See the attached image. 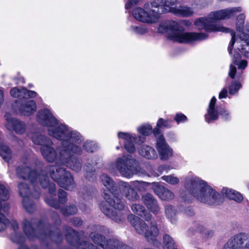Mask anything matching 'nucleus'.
<instances>
[{"mask_svg": "<svg viewBox=\"0 0 249 249\" xmlns=\"http://www.w3.org/2000/svg\"><path fill=\"white\" fill-rule=\"evenodd\" d=\"M22 165L17 168L16 174L18 178L23 179H28L34 186L39 184L42 188L49 187L50 195H55V185L50 183L47 176L56 182L60 187L69 191H72L76 187L73 177L66 169L60 165H52L45 167L44 170L37 173L36 170H31V160L29 157L25 156L21 159Z\"/></svg>", "mask_w": 249, "mask_h": 249, "instance_id": "nucleus-1", "label": "nucleus"}, {"mask_svg": "<svg viewBox=\"0 0 249 249\" xmlns=\"http://www.w3.org/2000/svg\"><path fill=\"white\" fill-rule=\"evenodd\" d=\"M50 215L54 225H51L44 219L24 218L22 226L27 237L31 240L37 237L42 240L50 239L55 243H60L63 239V235L57 226L60 225L61 220L56 212L51 211Z\"/></svg>", "mask_w": 249, "mask_h": 249, "instance_id": "nucleus-2", "label": "nucleus"}, {"mask_svg": "<svg viewBox=\"0 0 249 249\" xmlns=\"http://www.w3.org/2000/svg\"><path fill=\"white\" fill-rule=\"evenodd\" d=\"M242 10L240 7H233L221 10L211 13L207 17H203L196 19L194 24L196 28L199 30H205L207 32H221L223 33H230L231 36V39L228 46V52L230 54L233 46L235 42V33L229 28L216 24L217 20L230 18L234 13L240 12Z\"/></svg>", "mask_w": 249, "mask_h": 249, "instance_id": "nucleus-3", "label": "nucleus"}, {"mask_svg": "<svg viewBox=\"0 0 249 249\" xmlns=\"http://www.w3.org/2000/svg\"><path fill=\"white\" fill-rule=\"evenodd\" d=\"M181 25L190 26L191 22L188 20H181L179 23L174 20H167L160 24L158 31L167 34V37L170 40L179 43H190L208 38V35L205 33H184V28Z\"/></svg>", "mask_w": 249, "mask_h": 249, "instance_id": "nucleus-4", "label": "nucleus"}, {"mask_svg": "<svg viewBox=\"0 0 249 249\" xmlns=\"http://www.w3.org/2000/svg\"><path fill=\"white\" fill-rule=\"evenodd\" d=\"M185 187L191 195L202 203L217 205L223 201V197L220 194L198 177L187 178Z\"/></svg>", "mask_w": 249, "mask_h": 249, "instance_id": "nucleus-5", "label": "nucleus"}, {"mask_svg": "<svg viewBox=\"0 0 249 249\" xmlns=\"http://www.w3.org/2000/svg\"><path fill=\"white\" fill-rule=\"evenodd\" d=\"M127 219L136 232L143 235L148 242L153 244L157 242L160 228L155 221L152 220L148 225L142 219L132 214L128 216Z\"/></svg>", "mask_w": 249, "mask_h": 249, "instance_id": "nucleus-6", "label": "nucleus"}, {"mask_svg": "<svg viewBox=\"0 0 249 249\" xmlns=\"http://www.w3.org/2000/svg\"><path fill=\"white\" fill-rule=\"evenodd\" d=\"M100 179L106 188L102 193V196L106 202L115 209L123 210L125 205L119 197L118 183L116 185L114 180L106 174H103L100 176Z\"/></svg>", "mask_w": 249, "mask_h": 249, "instance_id": "nucleus-7", "label": "nucleus"}, {"mask_svg": "<svg viewBox=\"0 0 249 249\" xmlns=\"http://www.w3.org/2000/svg\"><path fill=\"white\" fill-rule=\"evenodd\" d=\"M115 165L120 174L125 178H131L133 175L142 173L139 162L130 155L117 158Z\"/></svg>", "mask_w": 249, "mask_h": 249, "instance_id": "nucleus-8", "label": "nucleus"}, {"mask_svg": "<svg viewBox=\"0 0 249 249\" xmlns=\"http://www.w3.org/2000/svg\"><path fill=\"white\" fill-rule=\"evenodd\" d=\"M63 230L68 243L73 249H100V248L87 241H80V233L68 225H64Z\"/></svg>", "mask_w": 249, "mask_h": 249, "instance_id": "nucleus-9", "label": "nucleus"}, {"mask_svg": "<svg viewBox=\"0 0 249 249\" xmlns=\"http://www.w3.org/2000/svg\"><path fill=\"white\" fill-rule=\"evenodd\" d=\"M84 141V139L79 132L76 130L69 129L64 141L61 143L63 147L62 150L72 152V153L76 155H81L83 150L78 144Z\"/></svg>", "mask_w": 249, "mask_h": 249, "instance_id": "nucleus-10", "label": "nucleus"}, {"mask_svg": "<svg viewBox=\"0 0 249 249\" xmlns=\"http://www.w3.org/2000/svg\"><path fill=\"white\" fill-rule=\"evenodd\" d=\"M89 237L94 244L103 249H133L117 238L107 239L105 236L99 233L91 232Z\"/></svg>", "mask_w": 249, "mask_h": 249, "instance_id": "nucleus-11", "label": "nucleus"}, {"mask_svg": "<svg viewBox=\"0 0 249 249\" xmlns=\"http://www.w3.org/2000/svg\"><path fill=\"white\" fill-rule=\"evenodd\" d=\"M18 191L19 195L22 197L23 206L29 213H33L36 210V207L35 202L32 198L37 199L40 196V192L35 189L34 193H30L28 185L24 182H19L18 185Z\"/></svg>", "mask_w": 249, "mask_h": 249, "instance_id": "nucleus-12", "label": "nucleus"}, {"mask_svg": "<svg viewBox=\"0 0 249 249\" xmlns=\"http://www.w3.org/2000/svg\"><path fill=\"white\" fill-rule=\"evenodd\" d=\"M2 212L0 210V232L4 231L9 225L13 231L10 235L11 240L18 244L23 243L25 241V237L19 231V226L17 221L15 220L9 221Z\"/></svg>", "mask_w": 249, "mask_h": 249, "instance_id": "nucleus-13", "label": "nucleus"}, {"mask_svg": "<svg viewBox=\"0 0 249 249\" xmlns=\"http://www.w3.org/2000/svg\"><path fill=\"white\" fill-rule=\"evenodd\" d=\"M216 101L215 97H213L210 102L207 112L205 115V120L209 124L218 120L219 115L223 120L226 121H229L231 118L229 110L224 108L215 107Z\"/></svg>", "mask_w": 249, "mask_h": 249, "instance_id": "nucleus-14", "label": "nucleus"}, {"mask_svg": "<svg viewBox=\"0 0 249 249\" xmlns=\"http://www.w3.org/2000/svg\"><path fill=\"white\" fill-rule=\"evenodd\" d=\"M72 152L62 150L60 152L59 160L60 164L66 166L72 171L78 173L81 171L82 163L81 159L74 156Z\"/></svg>", "mask_w": 249, "mask_h": 249, "instance_id": "nucleus-15", "label": "nucleus"}, {"mask_svg": "<svg viewBox=\"0 0 249 249\" xmlns=\"http://www.w3.org/2000/svg\"><path fill=\"white\" fill-rule=\"evenodd\" d=\"M177 0H160V4L156 1H153L150 3H146L144 4V8L146 9L148 7H151L154 8V12L157 14L158 18L159 15L163 13L171 12L174 13L175 9V4Z\"/></svg>", "mask_w": 249, "mask_h": 249, "instance_id": "nucleus-16", "label": "nucleus"}, {"mask_svg": "<svg viewBox=\"0 0 249 249\" xmlns=\"http://www.w3.org/2000/svg\"><path fill=\"white\" fill-rule=\"evenodd\" d=\"M137 7L132 12L133 17L137 20L142 22L152 23L155 22L158 19L157 14L154 12L155 9L151 7L145 9Z\"/></svg>", "mask_w": 249, "mask_h": 249, "instance_id": "nucleus-17", "label": "nucleus"}, {"mask_svg": "<svg viewBox=\"0 0 249 249\" xmlns=\"http://www.w3.org/2000/svg\"><path fill=\"white\" fill-rule=\"evenodd\" d=\"M241 58V56L240 54L238 52L234 51L232 56V62L238 67V70L237 71L236 68L232 64L230 65L229 76L232 79L236 77L238 80H240L242 78L243 70L247 66V61L245 60L240 61Z\"/></svg>", "mask_w": 249, "mask_h": 249, "instance_id": "nucleus-18", "label": "nucleus"}, {"mask_svg": "<svg viewBox=\"0 0 249 249\" xmlns=\"http://www.w3.org/2000/svg\"><path fill=\"white\" fill-rule=\"evenodd\" d=\"M53 144H49L44 145L43 146H41V153L43 158L48 162H55L56 165H60V160H59V158L60 156V152L62 151L63 147L61 145L57 148V150L58 152V154H57V152L52 146Z\"/></svg>", "mask_w": 249, "mask_h": 249, "instance_id": "nucleus-19", "label": "nucleus"}, {"mask_svg": "<svg viewBox=\"0 0 249 249\" xmlns=\"http://www.w3.org/2000/svg\"><path fill=\"white\" fill-rule=\"evenodd\" d=\"M5 126L10 131H14L18 134H24L26 130L25 123L18 119L11 117L10 114L6 113Z\"/></svg>", "mask_w": 249, "mask_h": 249, "instance_id": "nucleus-20", "label": "nucleus"}, {"mask_svg": "<svg viewBox=\"0 0 249 249\" xmlns=\"http://www.w3.org/2000/svg\"><path fill=\"white\" fill-rule=\"evenodd\" d=\"M156 148L161 160H167L173 155V149L167 143L163 135L157 138Z\"/></svg>", "mask_w": 249, "mask_h": 249, "instance_id": "nucleus-21", "label": "nucleus"}, {"mask_svg": "<svg viewBox=\"0 0 249 249\" xmlns=\"http://www.w3.org/2000/svg\"><path fill=\"white\" fill-rule=\"evenodd\" d=\"M118 137L119 139H122L124 140V148L129 153H133L135 151V147L133 142L141 144L145 140V138L144 136H139L137 137H135L129 133L122 132L118 133Z\"/></svg>", "mask_w": 249, "mask_h": 249, "instance_id": "nucleus-22", "label": "nucleus"}, {"mask_svg": "<svg viewBox=\"0 0 249 249\" xmlns=\"http://www.w3.org/2000/svg\"><path fill=\"white\" fill-rule=\"evenodd\" d=\"M36 120L41 125L49 127H53L57 124V120L48 109L38 111L36 114Z\"/></svg>", "mask_w": 249, "mask_h": 249, "instance_id": "nucleus-23", "label": "nucleus"}, {"mask_svg": "<svg viewBox=\"0 0 249 249\" xmlns=\"http://www.w3.org/2000/svg\"><path fill=\"white\" fill-rule=\"evenodd\" d=\"M118 187L119 194L122 192L127 199L134 201L139 198L137 192L130 183L120 181L118 182Z\"/></svg>", "mask_w": 249, "mask_h": 249, "instance_id": "nucleus-24", "label": "nucleus"}, {"mask_svg": "<svg viewBox=\"0 0 249 249\" xmlns=\"http://www.w3.org/2000/svg\"><path fill=\"white\" fill-rule=\"evenodd\" d=\"M69 128L65 124H59L53 127H50L48 129V133L50 136L59 140L62 142L65 138Z\"/></svg>", "mask_w": 249, "mask_h": 249, "instance_id": "nucleus-25", "label": "nucleus"}, {"mask_svg": "<svg viewBox=\"0 0 249 249\" xmlns=\"http://www.w3.org/2000/svg\"><path fill=\"white\" fill-rule=\"evenodd\" d=\"M19 111L24 115L28 116L33 113L36 109V102L34 100L26 101L23 99L16 102Z\"/></svg>", "mask_w": 249, "mask_h": 249, "instance_id": "nucleus-26", "label": "nucleus"}, {"mask_svg": "<svg viewBox=\"0 0 249 249\" xmlns=\"http://www.w3.org/2000/svg\"><path fill=\"white\" fill-rule=\"evenodd\" d=\"M244 30L249 32L246 34L242 32L239 35L240 46L238 50L247 58H249V24H246Z\"/></svg>", "mask_w": 249, "mask_h": 249, "instance_id": "nucleus-27", "label": "nucleus"}, {"mask_svg": "<svg viewBox=\"0 0 249 249\" xmlns=\"http://www.w3.org/2000/svg\"><path fill=\"white\" fill-rule=\"evenodd\" d=\"M58 197L59 201L53 198L52 196L46 197L45 201L50 206L58 209L60 208V203L64 204L67 201V193L65 191L59 189L58 192Z\"/></svg>", "mask_w": 249, "mask_h": 249, "instance_id": "nucleus-28", "label": "nucleus"}, {"mask_svg": "<svg viewBox=\"0 0 249 249\" xmlns=\"http://www.w3.org/2000/svg\"><path fill=\"white\" fill-rule=\"evenodd\" d=\"M100 208L102 212L108 217L119 223L124 220V217L120 212H116L112 209L108 207L105 202H102L100 205Z\"/></svg>", "mask_w": 249, "mask_h": 249, "instance_id": "nucleus-29", "label": "nucleus"}, {"mask_svg": "<svg viewBox=\"0 0 249 249\" xmlns=\"http://www.w3.org/2000/svg\"><path fill=\"white\" fill-rule=\"evenodd\" d=\"M143 203L153 213H157L160 210L157 200L150 193H146L142 197Z\"/></svg>", "mask_w": 249, "mask_h": 249, "instance_id": "nucleus-30", "label": "nucleus"}, {"mask_svg": "<svg viewBox=\"0 0 249 249\" xmlns=\"http://www.w3.org/2000/svg\"><path fill=\"white\" fill-rule=\"evenodd\" d=\"M10 197V193L9 189L4 185L0 183V210L4 213H8L10 209V205L8 203H4L2 204V201H6Z\"/></svg>", "mask_w": 249, "mask_h": 249, "instance_id": "nucleus-31", "label": "nucleus"}, {"mask_svg": "<svg viewBox=\"0 0 249 249\" xmlns=\"http://www.w3.org/2000/svg\"><path fill=\"white\" fill-rule=\"evenodd\" d=\"M239 249H249V234L240 232L231 237Z\"/></svg>", "mask_w": 249, "mask_h": 249, "instance_id": "nucleus-32", "label": "nucleus"}, {"mask_svg": "<svg viewBox=\"0 0 249 249\" xmlns=\"http://www.w3.org/2000/svg\"><path fill=\"white\" fill-rule=\"evenodd\" d=\"M153 190L155 194L161 200L168 201L173 199L174 197V194L163 186L157 185L153 188Z\"/></svg>", "mask_w": 249, "mask_h": 249, "instance_id": "nucleus-33", "label": "nucleus"}, {"mask_svg": "<svg viewBox=\"0 0 249 249\" xmlns=\"http://www.w3.org/2000/svg\"><path fill=\"white\" fill-rule=\"evenodd\" d=\"M131 210L133 213L142 217L145 221H148L151 220L152 214L147 212L143 206L135 204L131 206Z\"/></svg>", "mask_w": 249, "mask_h": 249, "instance_id": "nucleus-34", "label": "nucleus"}, {"mask_svg": "<svg viewBox=\"0 0 249 249\" xmlns=\"http://www.w3.org/2000/svg\"><path fill=\"white\" fill-rule=\"evenodd\" d=\"M139 154L147 159H156L158 157L155 150L148 145H143L139 150Z\"/></svg>", "mask_w": 249, "mask_h": 249, "instance_id": "nucleus-35", "label": "nucleus"}, {"mask_svg": "<svg viewBox=\"0 0 249 249\" xmlns=\"http://www.w3.org/2000/svg\"><path fill=\"white\" fill-rule=\"evenodd\" d=\"M221 193L230 199L233 200L238 203L241 202L243 199L241 194L231 189L224 188L221 191Z\"/></svg>", "mask_w": 249, "mask_h": 249, "instance_id": "nucleus-36", "label": "nucleus"}, {"mask_svg": "<svg viewBox=\"0 0 249 249\" xmlns=\"http://www.w3.org/2000/svg\"><path fill=\"white\" fill-rule=\"evenodd\" d=\"M32 142L34 144L43 146L47 144H53L52 141L46 136L38 133L33 134L32 137Z\"/></svg>", "mask_w": 249, "mask_h": 249, "instance_id": "nucleus-37", "label": "nucleus"}, {"mask_svg": "<svg viewBox=\"0 0 249 249\" xmlns=\"http://www.w3.org/2000/svg\"><path fill=\"white\" fill-rule=\"evenodd\" d=\"M84 177L87 179L92 180L96 176L95 167L88 160L84 166Z\"/></svg>", "mask_w": 249, "mask_h": 249, "instance_id": "nucleus-38", "label": "nucleus"}, {"mask_svg": "<svg viewBox=\"0 0 249 249\" xmlns=\"http://www.w3.org/2000/svg\"><path fill=\"white\" fill-rule=\"evenodd\" d=\"M193 13V10L191 8L184 6H180L175 9L173 14L178 16L187 17L191 16Z\"/></svg>", "mask_w": 249, "mask_h": 249, "instance_id": "nucleus-39", "label": "nucleus"}, {"mask_svg": "<svg viewBox=\"0 0 249 249\" xmlns=\"http://www.w3.org/2000/svg\"><path fill=\"white\" fill-rule=\"evenodd\" d=\"M165 213L166 217L172 223H175L177 221V210L175 207L167 205L165 208Z\"/></svg>", "mask_w": 249, "mask_h": 249, "instance_id": "nucleus-40", "label": "nucleus"}, {"mask_svg": "<svg viewBox=\"0 0 249 249\" xmlns=\"http://www.w3.org/2000/svg\"><path fill=\"white\" fill-rule=\"evenodd\" d=\"M61 213L64 216L74 215L77 213V207L74 204L67 205L60 209Z\"/></svg>", "mask_w": 249, "mask_h": 249, "instance_id": "nucleus-41", "label": "nucleus"}, {"mask_svg": "<svg viewBox=\"0 0 249 249\" xmlns=\"http://www.w3.org/2000/svg\"><path fill=\"white\" fill-rule=\"evenodd\" d=\"M0 156L6 162H9L12 158L11 151L8 146L0 145Z\"/></svg>", "mask_w": 249, "mask_h": 249, "instance_id": "nucleus-42", "label": "nucleus"}, {"mask_svg": "<svg viewBox=\"0 0 249 249\" xmlns=\"http://www.w3.org/2000/svg\"><path fill=\"white\" fill-rule=\"evenodd\" d=\"M234 78H236L238 81L233 80L231 85L229 86V93L231 95H235L237 94L238 92V90L242 88V84L240 83L239 81L242 80L243 79V77H242L240 80H238L236 77Z\"/></svg>", "mask_w": 249, "mask_h": 249, "instance_id": "nucleus-43", "label": "nucleus"}, {"mask_svg": "<svg viewBox=\"0 0 249 249\" xmlns=\"http://www.w3.org/2000/svg\"><path fill=\"white\" fill-rule=\"evenodd\" d=\"M132 186L139 192H144L149 185L147 182L136 180L131 182L130 183Z\"/></svg>", "mask_w": 249, "mask_h": 249, "instance_id": "nucleus-44", "label": "nucleus"}, {"mask_svg": "<svg viewBox=\"0 0 249 249\" xmlns=\"http://www.w3.org/2000/svg\"><path fill=\"white\" fill-rule=\"evenodd\" d=\"M163 247L164 249H173L175 247V242L173 239L168 234L163 236Z\"/></svg>", "mask_w": 249, "mask_h": 249, "instance_id": "nucleus-45", "label": "nucleus"}, {"mask_svg": "<svg viewBox=\"0 0 249 249\" xmlns=\"http://www.w3.org/2000/svg\"><path fill=\"white\" fill-rule=\"evenodd\" d=\"M83 147L86 152L92 153L97 149V145L94 142L88 141L84 143Z\"/></svg>", "mask_w": 249, "mask_h": 249, "instance_id": "nucleus-46", "label": "nucleus"}, {"mask_svg": "<svg viewBox=\"0 0 249 249\" xmlns=\"http://www.w3.org/2000/svg\"><path fill=\"white\" fill-rule=\"evenodd\" d=\"M245 15L244 14L239 15L237 18L236 24V31L238 32V36L242 32H244L243 29V24L245 20Z\"/></svg>", "mask_w": 249, "mask_h": 249, "instance_id": "nucleus-47", "label": "nucleus"}, {"mask_svg": "<svg viewBox=\"0 0 249 249\" xmlns=\"http://www.w3.org/2000/svg\"><path fill=\"white\" fill-rule=\"evenodd\" d=\"M23 88L19 89L17 87L12 88L10 90L11 95L15 98H18L20 99L21 101L23 99L24 95Z\"/></svg>", "mask_w": 249, "mask_h": 249, "instance_id": "nucleus-48", "label": "nucleus"}, {"mask_svg": "<svg viewBox=\"0 0 249 249\" xmlns=\"http://www.w3.org/2000/svg\"><path fill=\"white\" fill-rule=\"evenodd\" d=\"M139 132L143 136H148L152 132V127L149 124L142 125L138 128Z\"/></svg>", "mask_w": 249, "mask_h": 249, "instance_id": "nucleus-49", "label": "nucleus"}, {"mask_svg": "<svg viewBox=\"0 0 249 249\" xmlns=\"http://www.w3.org/2000/svg\"><path fill=\"white\" fill-rule=\"evenodd\" d=\"M173 121L169 119L164 120L160 118L157 123V126L159 127H167L169 128L172 126Z\"/></svg>", "mask_w": 249, "mask_h": 249, "instance_id": "nucleus-50", "label": "nucleus"}, {"mask_svg": "<svg viewBox=\"0 0 249 249\" xmlns=\"http://www.w3.org/2000/svg\"><path fill=\"white\" fill-rule=\"evenodd\" d=\"M130 30L138 35H143L147 32V29L143 26L132 25L130 27Z\"/></svg>", "mask_w": 249, "mask_h": 249, "instance_id": "nucleus-51", "label": "nucleus"}, {"mask_svg": "<svg viewBox=\"0 0 249 249\" xmlns=\"http://www.w3.org/2000/svg\"><path fill=\"white\" fill-rule=\"evenodd\" d=\"M96 231L100 233H102L106 235H109L112 231L105 226L97 225L95 226Z\"/></svg>", "mask_w": 249, "mask_h": 249, "instance_id": "nucleus-52", "label": "nucleus"}, {"mask_svg": "<svg viewBox=\"0 0 249 249\" xmlns=\"http://www.w3.org/2000/svg\"><path fill=\"white\" fill-rule=\"evenodd\" d=\"M162 178L171 184H176L179 182V179L178 178L172 175L164 176L162 177Z\"/></svg>", "mask_w": 249, "mask_h": 249, "instance_id": "nucleus-53", "label": "nucleus"}, {"mask_svg": "<svg viewBox=\"0 0 249 249\" xmlns=\"http://www.w3.org/2000/svg\"><path fill=\"white\" fill-rule=\"evenodd\" d=\"M235 243V242L230 238L224 245L223 249H239Z\"/></svg>", "mask_w": 249, "mask_h": 249, "instance_id": "nucleus-54", "label": "nucleus"}, {"mask_svg": "<svg viewBox=\"0 0 249 249\" xmlns=\"http://www.w3.org/2000/svg\"><path fill=\"white\" fill-rule=\"evenodd\" d=\"M23 90L24 92L23 95V99L25 100L28 98H34L37 95L36 92L35 91L28 90L25 88H23Z\"/></svg>", "mask_w": 249, "mask_h": 249, "instance_id": "nucleus-55", "label": "nucleus"}, {"mask_svg": "<svg viewBox=\"0 0 249 249\" xmlns=\"http://www.w3.org/2000/svg\"><path fill=\"white\" fill-rule=\"evenodd\" d=\"M175 121L177 123V124H179L180 123H183L187 121V117L182 113H177L174 117Z\"/></svg>", "mask_w": 249, "mask_h": 249, "instance_id": "nucleus-56", "label": "nucleus"}, {"mask_svg": "<svg viewBox=\"0 0 249 249\" xmlns=\"http://www.w3.org/2000/svg\"><path fill=\"white\" fill-rule=\"evenodd\" d=\"M69 223L75 227H80L83 224V221L81 218L75 217L71 218Z\"/></svg>", "mask_w": 249, "mask_h": 249, "instance_id": "nucleus-57", "label": "nucleus"}, {"mask_svg": "<svg viewBox=\"0 0 249 249\" xmlns=\"http://www.w3.org/2000/svg\"><path fill=\"white\" fill-rule=\"evenodd\" d=\"M141 0H129L125 3V8L126 9H130L133 6L137 4Z\"/></svg>", "mask_w": 249, "mask_h": 249, "instance_id": "nucleus-58", "label": "nucleus"}, {"mask_svg": "<svg viewBox=\"0 0 249 249\" xmlns=\"http://www.w3.org/2000/svg\"><path fill=\"white\" fill-rule=\"evenodd\" d=\"M100 160L101 159L99 157L95 156L92 158L89 162H90L91 164L95 167L98 164V163L100 162Z\"/></svg>", "mask_w": 249, "mask_h": 249, "instance_id": "nucleus-59", "label": "nucleus"}, {"mask_svg": "<svg viewBox=\"0 0 249 249\" xmlns=\"http://www.w3.org/2000/svg\"><path fill=\"white\" fill-rule=\"evenodd\" d=\"M227 96V90L226 89L224 88L220 91L219 94V99H221L222 98H225Z\"/></svg>", "mask_w": 249, "mask_h": 249, "instance_id": "nucleus-60", "label": "nucleus"}, {"mask_svg": "<svg viewBox=\"0 0 249 249\" xmlns=\"http://www.w3.org/2000/svg\"><path fill=\"white\" fill-rule=\"evenodd\" d=\"M184 213L189 216H192L194 214L193 209L191 207L187 208L184 211Z\"/></svg>", "mask_w": 249, "mask_h": 249, "instance_id": "nucleus-61", "label": "nucleus"}, {"mask_svg": "<svg viewBox=\"0 0 249 249\" xmlns=\"http://www.w3.org/2000/svg\"><path fill=\"white\" fill-rule=\"evenodd\" d=\"M160 127H159L157 126V127L153 129V130L152 131L153 134L157 137V138L161 135H160Z\"/></svg>", "mask_w": 249, "mask_h": 249, "instance_id": "nucleus-62", "label": "nucleus"}, {"mask_svg": "<svg viewBox=\"0 0 249 249\" xmlns=\"http://www.w3.org/2000/svg\"><path fill=\"white\" fill-rule=\"evenodd\" d=\"M205 234L208 237H211L213 234V231L212 230H209L205 232Z\"/></svg>", "mask_w": 249, "mask_h": 249, "instance_id": "nucleus-63", "label": "nucleus"}, {"mask_svg": "<svg viewBox=\"0 0 249 249\" xmlns=\"http://www.w3.org/2000/svg\"><path fill=\"white\" fill-rule=\"evenodd\" d=\"M165 169V167L164 166H160L158 168V170L160 173H162V172Z\"/></svg>", "mask_w": 249, "mask_h": 249, "instance_id": "nucleus-64", "label": "nucleus"}]
</instances>
